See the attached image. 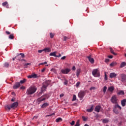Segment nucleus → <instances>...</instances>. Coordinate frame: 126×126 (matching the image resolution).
<instances>
[{"label": "nucleus", "mask_w": 126, "mask_h": 126, "mask_svg": "<svg viewBox=\"0 0 126 126\" xmlns=\"http://www.w3.org/2000/svg\"><path fill=\"white\" fill-rule=\"evenodd\" d=\"M118 95H124L125 94V92L124 91H119L117 93Z\"/></svg>", "instance_id": "nucleus-24"}, {"label": "nucleus", "mask_w": 126, "mask_h": 126, "mask_svg": "<svg viewBox=\"0 0 126 126\" xmlns=\"http://www.w3.org/2000/svg\"><path fill=\"white\" fill-rule=\"evenodd\" d=\"M85 93H86V92H85V91H80L79 93H78V97L79 98H83V97H84V96H85Z\"/></svg>", "instance_id": "nucleus-9"}, {"label": "nucleus", "mask_w": 126, "mask_h": 126, "mask_svg": "<svg viewBox=\"0 0 126 126\" xmlns=\"http://www.w3.org/2000/svg\"><path fill=\"white\" fill-rule=\"evenodd\" d=\"M75 122L74 121H72V122L70 123L71 126H74Z\"/></svg>", "instance_id": "nucleus-46"}, {"label": "nucleus", "mask_w": 126, "mask_h": 126, "mask_svg": "<svg viewBox=\"0 0 126 126\" xmlns=\"http://www.w3.org/2000/svg\"><path fill=\"white\" fill-rule=\"evenodd\" d=\"M17 106H18V102H14L11 105V108H17Z\"/></svg>", "instance_id": "nucleus-16"}, {"label": "nucleus", "mask_w": 126, "mask_h": 126, "mask_svg": "<svg viewBox=\"0 0 126 126\" xmlns=\"http://www.w3.org/2000/svg\"><path fill=\"white\" fill-rule=\"evenodd\" d=\"M121 110H122V107L119 105V104H115L113 107V112L116 115H118L121 112Z\"/></svg>", "instance_id": "nucleus-2"}, {"label": "nucleus", "mask_w": 126, "mask_h": 126, "mask_svg": "<svg viewBox=\"0 0 126 126\" xmlns=\"http://www.w3.org/2000/svg\"><path fill=\"white\" fill-rule=\"evenodd\" d=\"M88 59L89 62H91V63H94V59L91 58V56H88Z\"/></svg>", "instance_id": "nucleus-20"}, {"label": "nucleus", "mask_w": 126, "mask_h": 126, "mask_svg": "<svg viewBox=\"0 0 126 126\" xmlns=\"http://www.w3.org/2000/svg\"><path fill=\"white\" fill-rule=\"evenodd\" d=\"M20 89H25V87L22 86V87H20Z\"/></svg>", "instance_id": "nucleus-56"}, {"label": "nucleus", "mask_w": 126, "mask_h": 126, "mask_svg": "<svg viewBox=\"0 0 126 126\" xmlns=\"http://www.w3.org/2000/svg\"><path fill=\"white\" fill-rule=\"evenodd\" d=\"M80 72H81V69L79 68L77 69V72H76V76L78 77L79 76V74H80Z\"/></svg>", "instance_id": "nucleus-22"}, {"label": "nucleus", "mask_w": 126, "mask_h": 126, "mask_svg": "<svg viewBox=\"0 0 126 126\" xmlns=\"http://www.w3.org/2000/svg\"><path fill=\"white\" fill-rule=\"evenodd\" d=\"M95 89H96V88H95L94 87H92L91 88H90V90H95Z\"/></svg>", "instance_id": "nucleus-43"}, {"label": "nucleus", "mask_w": 126, "mask_h": 126, "mask_svg": "<svg viewBox=\"0 0 126 126\" xmlns=\"http://www.w3.org/2000/svg\"><path fill=\"white\" fill-rule=\"evenodd\" d=\"M84 126H89V125H87V124H86V125H85Z\"/></svg>", "instance_id": "nucleus-61"}, {"label": "nucleus", "mask_w": 126, "mask_h": 126, "mask_svg": "<svg viewBox=\"0 0 126 126\" xmlns=\"http://www.w3.org/2000/svg\"><path fill=\"white\" fill-rule=\"evenodd\" d=\"M49 56L55 57V58H57V52L55 51L50 53Z\"/></svg>", "instance_id": "nucleus-23"}, {"label": "nucleus", "mask_w": 126, "mask_h": 126, "mask_svg": "<svg viewBox=\"0 0 126 126\" xmlns=\"http://www.w3.org/2000/svg\"><path fill=\"white\" fill-rule=\"evenodd\" d=\"M62 57V54H59V55H56V58H61Z\"/></svg>", "instance_id": "nucleus-48"}, {"label": "nucleus", "mask_w": 126, "mask_h": 126, "mask_svg": "<svg viewBox=\"0 0 126 126\" xmlns=\"http://www.w3.org/2000/svg\"><path fill=\"white\" fill-rule=\"evenodd\" d=\"M108 57L109 59H113V56H112V55L108 56Z\"/></svg>", "instance_id": "nucleus-55"}, {"label": "nucleus", "mask_w": 126, "mask_h": 126, "mask_svg": "<svg viewBox=\"0 0 126 126\" xmlns=\"http://www.w3.org/2000/svg\"><path fill=\"white\" fill-rule=\"evenodd\" d=\"M62 121L63 119H62V118H58L56 120V123H59V122H62Z\"/></svg>", "instance_id": "nucleus-29"}, {"label": "nucleus", "mask_w": 126, "mask_h": 126, "mask_svg": "<svg viewBox=\"0 0 126 126\" xmlns=\"http://www.w3.org/2000/svg\"><path fill=\"white\" fill-rule=\"evenodd\" d=\"M45 70H46V68L44 67L41 70V72H44Z\"/></svg>", "instance_id": "nucleus-51"}, {"label": "nucleus", "mask_w": 126, "mask_h": 126, "mask_svg": "<svg viewBox=\"0 0 126 126\" xmlns=\"http://www.w3.org/2000/svg\"><path fill=\"white\" fill-rule=\"evenodd\" d=\"M48 65H48V64H47V65H46V66H48Z\"/></svg>", "instance_id": "nucleus-63"}, {"label": "nucleus", "mask_w": 126, "mask_h": 126, "mask_svg": "<svg viewBox=\"0 0 126 126\" xmlns=\"http://www.w3.org/2000/svg\"><path fill=\"white\" fill-rule=\"evenodd\" d=\"M51 82L50 81H46L43 83V86L41 88V92H44V91H46V89H47V88L48 87V86Z\"/></svg>", "instance_id": "nucleus-4"}, {"label": "nucleus", "mask_w": 126, "mask_h": 126, "mask_svg": "<svg viewBox=\"0 0 126 126\" xmlns=\"http://www.w3.org/2000/svg\"><path fill=\"white\" fill-rule=\"evenodd\" d=\"M5 33L6 34V35H9L8 37L9 39H10L11 40H13V39H14V34H10V32L7 31L5 32Z\"/></svg>", "instance_id": "nucleus-7"}, {"label": "nucleus", "mask_w": 126, "mask_h": 126, "mask_svg": "<svg viewBox=\"0 0 126 126\" xmlns=\"http://www.w3.org/2000/svg\"><path fill=\"white\" fill-rule=\"evenodd\" d=\"M64 85H66L67 84V81H65L64 82Z\"/></svg>", "instance_id": "nucleus-57"}, {"label": "nucleus", "mask_w": 126, "mask_h": 126, "mask_svg": "<svg viewBox=\"0 0 126 126\" xmlns=\"http://www.w3.org/2000/svg\"><path fill=\"white\" fill-rule=\"evenodd\" d=\"M94 105H92L90 109H87V111L88 112V113H91L93 111V110L94 109Z\"/></svg>", "instance_id": "nucleus-19"}, {"label": "nucleus", "mask_w": 126, "mask_h": 126, "mask_svg": "<svg viewBox=\"0 0 126 126\" xmlns=\"http://www.w3.org/2000/svg\"><path fill=\"white\" fill-rule=\"evenodd\" d=\"M49 106V103L46 102V103H43L41 106V108L42 109H45L46 108H47V107Z\"/></svg>", "instance_id": "nucleus-15"}, {"label": "nucleus", "mask_w": 126, "mask_h": 126, "mask_svg": "<svg viewBox=\"0 0 126 126\" xmlns=\"http://www.w3.org/2000/svg\"><path fill=\"white\" fill-rule=\"evenodd\" d=\"M54 36H55V33H53L52 32L50 33V38H51V39H53Z\"/></svg>", "instance_id": "nucleus-35"}, {"label": "nucleus", "mask_w": 126, "mask_h": 126, "mask_svg": "<svg viewBox=\"0 0 126 126\" xmlns=\"http://www.w3.org/2000/svg\"><path fill=\"white\" fill-rule=\"evenodd\" d=\"M110 60H109L108 59H105V63H109Z\"/></svg>", "instance_id": "nucleus-54"}, {"label": "nucleus", "mask_w": 126, "mask_h": 126, "mask_svg": "<svg viewBox=\"0 0 126 126\" xmlns=\"http://www.w3.org/2000/svg\"><path fill=\"white\" fill-rule=\"evenodd\" d=\"M48 98H49L48 94H45L42 96L41 97L38 98L37 99V102H43V101H45V100L48 99Z\"/></svg>", "instance_id": "nucleus-5"}, {"label": "nucleus", "mask_w": 126, "mask_h": 126, "mask_svg": "<svg viewBox=\"0 0 126 126\" xmlns=\"http://www.w3.org/2000/svg\"><path fill=\"white\" fill-rule=\"evenodd\" d=\"M126 62H122L121 64H120V67L122 68L124 67V66H126Z\"/></svg>", "instance_id": "nucleus-27"}, {"label": "nucleus", "mask_w": 126, "mask_h": 126, "mask_svg": "<svg viewBox=\"0 0 126 126\" xmlns=\"http://www.w3.org/2000/svg\"><path fill=\"white\" fill-rule=\"evenodd\" d=\"M75 100H76V95H75V94H74L73 95L72 101H75Z\"/></svg>", "instance_id": "nucleus-38"}, {"label": "nucleus", "mask_w": 126, "mask_h": 126, "mask_svg": "<svg viewBox=\"0 0 126 126\" xmlns=\"http://www.w3.org/2000/svg\"><path fill=\"white\" fill-rule=\"evenodd\" d=\"M47 63L46 62L40 63L39 64V65H43V64H47Z\"/></svg>", "instance_id": "nucleus-41"}, {"label": "nucleus", "mask_w": 126, "mask_h": 126, "mask_svg": "<svg viewBox=\"0 0 126 126\" xmlns=\"http://www.w3.org/2000/svg\"><path fill=\"white\" fill-rule=\"evenodd\" d=\"M79 85H80V82H78L76 83V87H78V86H79Z\"/></svg>", "instance_id": "nucleus-44"}, {"label": "nucleus", "mask_w": 126, "mask_h": 126, "mask_svg": "<svg viewBox=\"0 0 126 126\" xmlns=\"http://www.w3.org/2000/svg\"><path fill=\"white\" fill-rule=\"evenodd\" d=\"M43 51L45 53H49V52H52V49L50 48H45L43 49Z\"/></svg>", "instance_id": "nucleus-17"}, {"label": "nucleus", "mask_w": 126, "mask_h": 126, "mask_svg": "<svg viewBox=\"0 0 126 126\" xmlns=\"http://www.w3.org/2000/svg\"><path fill=\"white\" fill-rule=\"evenodd\" d=\"M111 101L113 104H118V97L117 95H115L112 96L111 99Z\"/></svg>", "instance_id": "nucleus-6"}, {"label": "nucleus", "mask_w": 126, "mask_h": 126, "mask_svg": "<svg viewBox=\"0 0 126 126\" xmlns=\"http://www.w3.org/2000/svg\"><path fill=\"white\" fill-rule=\"evenodd\" d=\"M100 110H101V106L100 105L96 106L94 109V111L97 112V113H99Z\"/></svg>", "instance_id": "nucleus-14"}, {"label": "nucleus", "mask_w": 126, "mask_h": 126, "mask_svg": "<svg viewBox=\"0 0 126 126\" xmlns=\"http://www.w3.org/2000/svg\"><path fill=\"white\" fill-rule=\"evenodd\" d=\"M120 78L122 82H124L126 80V75L125 74H122L120 75Z\"/></svg>", "instance_id": "nucleus-10"}, {"label": "nucleus", "mask_w": 126, "mask_h": 126, "mask_svg": "<svg viewBox=\"0 0 126 126\" xmlns=\"http://www.w3.org/2000/svg\"><path fill=\"white\" fill-rule=\"evenodd\" d=\"M6 8H9V5H8V4L6 5Z\"/></svg>", "instance_id": "nucleus-58"}, {"label": "nucleus", "mask_w": 126, "mask_h": 126, "mask_svg": "<svg viewBox=\"0 0 126 126\" xmlns=\"http://www.w3.org/2000/svg\"><path fill=\"white\" fill-rule=\"evenodd\" d=\"M68 39H70V36H63V41H66V40H68Z\"/></svg>", "instance_id": "nucleus-26"}, {"label": "nucleus", "mask_w": 126, "mask_h": 126, "mask_svg": "<svg viewBox=\"0 0 126 126\" xmlns=\"http://www.w3.org/2000/svg\"><path fill=\"white\" fill-rule=\"evenodd\" d=\"M106 91H107V87L104 86L103 87V92H104V93H106Z\"/></svg>", "instance_id": "nucleus-39"}, {"label": "nucleus", "mask_w": 126, "mask_h": 126, "mask_svg": "<svg viewBox=\"0 0 126 126\" xmlns=\"http://www.w3.org/2000/svg\"><path fill=\"white\" fill-rule=\"evenodd\" d=\"M20 56H21L22 57L24 58L25 55L23 53H20Z\"/></svg>", "instance_id": "nucleus-49"}, {"label": "nucleus", "mask_w": 126, "mask_h": 126, "mask_svg": "<svg viewBox=\"0 0 126 126\" xmlns=\"http://www.w3.org/2000/svg\"><path fill=\"white\" fill-rule=\"evenodd\" d=\"M92 74L94 77H100V70L99 68L93 69Z\"/></svg>", "instance_id": "nucleus-3"}, {"label": "nucleus", "mask_w": 126, "mask_h": 126, "mask_svg": "<svg viewBox=\"0 0 126 126\" xmlns=\"http://www.w3.org/2000/svg\"><path fill=\"white\" fill-rule=\"evenodd\" d=\"M8 4V3L7 2V1H5V2L2 3V5L3 6H5V5L6 6Z\"/></svg>", "instance_id": "nucleus-37"}, {"label": "nucleus", "mask_w": 126, "mask_h": 126, "mask_svg": "<svg viewBox=\"0 0 126 126\" xmlns=\"http://www.w3.org/2000/svg\"><path fill=\"white\" fill-rule=\"evenodd\" d=\"M107 90L108 91H109V92H110L111 93H113V92L114 91V90H115V87H114V86L109 87H108Z\"/></svg>", "instance_id": "nucleus-13"}, {"label": "nucleus", "mask_w": 126, "mask_h": 126, "mask_svg": "<svg viewBox=\"0 0 126 126\" xmlns=\"http://www.w3.org/2000/svg\"><path fill=\"white\" fill-rule=\"evenodd\" d=\"M118 75L117 74H116V73L115 72H112V73H111L110 74H109V77L110 78H115V77H117V76Z\"/></svg>", "instance_id": "nucleus-11"}, {"label": "nucleus", "mask_w": 126, "mask_h": 126, "mask_svg": "<svg viewBox=\"0 0 126 126\" xmlns=\"http://www.w3.org/2000/svg\"><path fill=\"white\" fill-rule=\"evenodd\" d=\"M4 67H8V66H9V64L8 63H5L4 64Z\"/></svg>", "instance_id": "nucleus-36"}, {"label": "nucleus", "mask_w": 126, "mask_h": 126, "mask_svg": "<svg viewBox=\"0 0 126 126\" xmlns=\"http://www.w3.org/2000/svg\"><path fill=\"white\" fill-rule=\"evenodd\" d=\"M76 69V68L75 67V66H73L72 68V70H75Z\"/></svg>", "instance_id": "nucleus-52"}, {"label": "nucleus", "mask_w": 126, "mask_h": 126, "mask_svg": "<svg viewBox=\"0 0 126 126\" xmlns=\"http://www.w3.org/2000/svg\"><path fill=\"white\" fill-rule=\"evenodd\" d=\"M36 91H37V88L36 86H31L27 89L26 94L27 95H32V94H34Z\"/></svg>", "instance_id": "nucleus-1"}, {"label": "nucleus", "mask_w": 126, "mask_h": 126, "mask_svg": "<svg viewBox=\"0 0 126 126\" xmlns=\"http://www.w3.org/2000/svg\"><path fill=\"white\" fill-rule=\"evenodd\" d=\"M26 81L27 80L26 79H24L20 81V84L21 83V84H23V83H25Z\"/></svg>", "instance_id": "nucleus-32"}, {"label": "nucleus", "mask_w": 126, "mask_h": 126, "mask_svg": "<svg viewBox=\"0 0 126 126\" xmlns=\"http://www.w3.org/2000/svg\"><path fill=\"white\" fill-rule=\"evenodd\" d=\"M37 75L36 74L28 76V78H36Z\"/></svg>", "instance_id": "nucleus-21"}, {"label": "nucleus", "mask_w": 126, "mask_h": 126, "mask_svg": "<svg viewBox=\"0 0 126 126\" xmlns=\"http://www.w3.org/2000/svg\"><path fill=\"white\" fill-rule=\"evenodd\" d=\"M42 52H44V49L40 50L38 51V53H39V54H41V53H42Z\"/></svg>", "instance_id": "nucleus-45"}, {"label": "nucleus", "mask_w": 126, "mask_h": 126, "mask_svg": "<svg viewBox=\"0 0 126 126\" xmlns=\"http://www.w3.org/2000/svg\"><path fill=\"white\" fill-rule=\"evenodd\" d=\"M70 72V69L69 68H65V69H63L61 70V72L63 74H68V73Z\"/></svg>", "instance_id": "nucleus-8"}, {"label": "nucleus", "mask_w": 126, "mask_h": 126, "mask_svg": "<svg viewBox=\"0 0 126 126\" xmlns=\"http://www.w3.org/2000/svg\"><path fill=\"white\" fill-rule=\"evenodd\" d=\"M5 108L6 110H8V111H9V110H10V109H11V106H9L8 105H7V106H5Z\"/></svg>", "instance_id": "nucleus-33"}, {"label": "nucleus", "mask_w": 126, "mask_h": 126, "mask_svg": "<svg viewBox=\"0 0 126 126\" xmlns=\"http://www.w3.org/2000/svg\"><path fill=\"white\" fill-rule=\"evenodd\" d=\"M63 94H60V97H63Z\"/></svg>", "instance_id": "nucleus-59"}, {"label": "nucleus", "mask_w": 126, "mask_h": 126, "mask_svg": "<svg viewBox=\"0 0 126 126\" xmlns=\"http://www.w3.org/2000/svg\"><path fill=\"white\" fill-rule=\"evenodd\" d=\"M11 101H12V102H14V99L13 98H12V99H11Z\"/></svg>", "instance_id": "nucleus-60"}, {"label": "nucleus", "mask_w": 126, "mask_h": 126, "mask_svg": "<svg viewBox=\"0 0 126 126\" xmlns=\"http://www.w3.org/2000/svg\"><path fill=\"white\" fill-rule=\"evenodd\" d=\"M125 57L126 58V53L125 54Z\"/></svg>", "instance_id": "nucleus-62"}, {"label": "nucleus", "mask_w": 126, "mask_h": 126, "mask_svg": "<svg viewBox=\"0 0 126 126\" xmlns=\"http://www.w3.org/2000/svg\"><path fill=\"white\" fill-rule=\"evenodd\" d=\"M51 71H52L54 73H57V69L56 68H53L51 69Z\"/></svg>", "instance_id": "nucleus-34"}, {"label": "nucleus", "mask_w": 126, "mask_h": 126, "mask_svg": "<svg viewBox=\"0 0 126 126\" xmlns=\"http://www.w3.org/2000/svg\"><path fill=\"white\" fill-rule=\"evenodd\" d=\"M82 119L83 121H84V122H86L88 120V118L85 117V116H83L82 117Z\"/></svg>", "instance_id": "nucleus-30"}, {"label": "nucleus", "mask_w": 126, "mask_h": 126, "mask_svg": "<svg viewBox=\"0 0 126 126\" xmlns=\"http://www.w3.org/2000/svg\"><path fill=\"white\" fill-rule=\"evenodd\" d=\"M110 51L111 54H113V55H114V56H117V54L114 52L113 48H110Z\"/></svg>", "instance_id": "nucleus-25"}, {"label": "nucleus", "mask_w": 126, "mask_h": 126, "mask_svg": "<svg viewBox=\"0 0 126 126\" xmlns=\"http://www.w3.org/2000/svg\"><path fill=\"white\" fill-rule=\"evenodd\" d=\"M80 126V124H79V121H78L77 122H76V125H75V126Z\"/></svg>", "instance_id": "nucleus-42"}, {"label": "nucleus", "mask_w": 126, "mask_h": 126, "mask_svg": "<svg viewBox=\"0 0 126 126\" xmlns=\"http://www.w3.org/2000/svg\"><path fill=\"white\" fill-rule=\"evenodd\" d=\"M126 98L121 100V105L122 107L126 106Z\"/></svg>", "instance_id": "nucleus-18"}, {"label": "nucleus", "mask_w": 126, "mask_h": 126, "mask_svg": "<svg viewBox=\"0 0 126 126\" xmlns=\"http://www.w3.org/2000/svg\"><path fill=\"white\" fill-rule=\"evenodd\" d=\"M66 57L63 56L62 58H61V60H65Z\"/></svg>", "instance_id": "nucleus-53"}, {"label": "nucleus", "mask_w": 126, "mask_h": 126, "mask_svg": "<svg viewBox=\"0 0 126 126\" xmlns=\"http://www.w3.org/2000/svg\"><path fill=\"white\" fill-rule=\"evenodd\" d=\"M24 65H26V66H27V65H31V63H25L24 64Z\"/></svg>", "instance_id": "nucleus-47"}, {"label": "nucleus", "mask_w": 126, "mask_h": 126, "mask_svg": "<svg viewBox=\"0 0 126 126\" xmlns=\"http://www.w3.org/2000/svg\"><path fill=\"white\" fill-rule=\"evenodd\" d=\"M13 61H14V59H13Z\"/></svg>", "instance_id": "nucleus-64"}, {"label": "nucleus", "mask_w": 126, "mask_h": 126, "mask_svg": "<svg viewBox=\"0 0 126 126\" xmlns=\"http://www.w3.org/2000/svg\"><path fill=\"white\" fill-rule=\"evenodd\" d=\"M103 124H107V123H109V120L108 119H104L102 120Z\"/></svg>", "instance_id": "nucleus-28"}, {"label": "nucleus", "mask_w": 126, "mask_h": 126, "mask_svg": "<svg viewBox=\"0 0 126 126\" xmlns=\"http://www.w3.org/2000/svg\"><path fill=\"white\" fill-rule=\"evenodd\" d=\"M20 87V83L17 82L13 86V89H17V88H19Z\"/></svg>", "instance_id": "nucleus-12"}, {"label": "nucleus", "mask_w": 126, "mask_h": 126, "mask_svg": "<svg viewBox=\"0 0 126 126\" xmlns=\"http://www.w3.org/2000/svg\"><path fill=\"white\" fill-rule=\"evenodd\" d=\"M54 115H55V113H53L51 115H47L46 117H51V116H54Z\"/></svg>", "instance_id": "nucleus-50"}, {"label": "nucleus", "mask_w": 126, "mask_h": 126, "mask_svg": "<svg viewBox=\"0 0 126 126\" xmlns=\"http://www.w3.org/2000/svg\"><path fill=\"white\" fill-rule=\"evenodd\" d=\"M117 62H112L110 64V66H115V65H117Z\"/></svg>", "instance_id": "nucleus-31"}, {"label": "nucleus", "mask_w": 126, "mask_h": 126, "mask_svg": "<svg viewBox=\"0 0 126 126\" xmlns=\"http://www.w3.org/2000/svg\"><path fill=\"white\" fill-rule=\"evenodd\" d=\"M104 76V80H108V77L107 76V74H106V72H105Z\"/></svg>", "instance_id": "nucleus-40"}]
</instances>
